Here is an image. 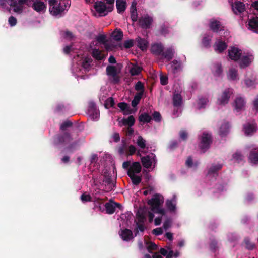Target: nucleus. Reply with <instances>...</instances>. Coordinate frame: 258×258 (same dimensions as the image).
<instances>
[{"label": "nucleus", "instance_id": "obj_1", "mask_svg": "<svg viewBox=\"0 0 258 258\" xmlns=\"http://www.w3.org/2000/svg\"><path fill=\"white\" fill-rule=\"evenodd\" d=\"M164 203L163 197L160 195H155L153 198L148 202V205L151 212L149 213V218L150 222H152L154 215L153 213H157L161 215V217H157L155 219V224L157 226L161 223L162 219L165 216V211L162 208V206Z\"/></svg>", "mask_w": 258, "mask_h": 258}, {"label": "nucleus", "instance_id": "obj_2", "mask_svg": "<svg viewBox=\"0 0 258 258\" xmlns=\"http://www.w3.org/2000/svg\"><path fill=\"white\" fill-rule=\"evenodd\" d=\"M49 12L53 16L61 15V13L70 6V1H67L65 3L61 0H48Z\"/></svg>", "mask_w": 258, "mask_h": 258}, {"label": "nucleus", "instance_id": "obj_3", "mask_svg": "<svg viewBox=\"0 0 258 258\" xmlns=\"http://www.w3.org/2000/svg\"><path fill=\"white\" fill-rule=\"evenodd\" d=\"M94 8L99 16H104L113 10L112 6H106L101 1L95 2Z\"/></svg>", "mask_w": 258, "mask_h": 258}, {"label": "nucleus", "instance_id": "obj_4", "mask_svg": "<svg viewBox=\"0 0 258 258\" xmlns=\"http://www.w3.org/2000/svg\"><path fill=\"white\" fill-rule=\"evenodd\" d=\"M141 160L143 166L146 168H150L152 167H154L156 164V156L153 153L141 157Z\"/></svg>", "mask_w": 258, "mask_h": 258}, {"label": "nucleus", "instance_id": "obj_5", "mask_svg": "<svg viewBox=\"0 0 258 258\" xmlns=\"http://www.w3.org/2000/svg\"><path fill=\"white\" fill-rule=\"evenodd\" d=\"M211 143V135L206 133H203L200 145V149L203 152H204L209 147Z\"/></svg>", "mask_w": 258, "mask_h": 258}, {"label": "nucleus", "instance_id": "obj_6", "mask_svg": "<svg viewBox=\"0 0 258 258\" xmlns=\"http://www.w3.org/2000/svg\"><path fill=\"white\" fill-rule=\"evenodd\" d=\"M88 113L93 120H97L99 118V111L94 103L90 102L89 103Z\"/></svg>", "mask_w": 258, "mask_h": 258}, {"label": "nucleus", "instance_id": "obj_7", "mask_svg": "<svg viewBox=\"0 0 258 258\" xmlns=\"http://www.w3.org/2000/svg\"><path fill=\"white\" fill-rule=\"evenodd\" d=\"M233 94V90L231 89H228L225 90L222 94L221 97L218 99V102L219 104L225 105L229 101L230 96Z\"/></svg>", "mask_w": 258, "mask_h": 258}, {"label": "nucleus", "instance_id": "obj_8", "mask_svg": "<svg viewBox=\"0 0 258 258\" xmlns=\"http://www.w3.org/2000/svg\"><path fill=\"white\" fill-rule=\"evenodd\" d=\"M32 7L38 13H44L46 9V5L41 1L36 0L33 2Z\"/></svg>", "mask_w": 258, "mask_h": 258}, {"label": "nucleus", "instance_id": "obj_9", "mask_svg": "<svg viewBox=\"0 0 258 258\" xmlns=\"http://www.w3.org/2000/svg\"><path fill=\"white\" fill-rule=\"evenodd\" d=\"M242 54L241 50L237 48L231 47L228 50L229 58L234 60H237Z\"/></svg>", "mask_w": 258, "mask_h": 258}, {"label": "nucleus", "instance_id": "obj_10", "mask_svg": "<svg viewBox=\"0 0 258 258\" xmlns=\"http://www.w3.org/2000/svg\"><path fill=\"white\" fill-rule=\"evenodd\" d=\"M245 101L243 98L241 97L236 98L233 103V106L237 111L243 109L245 107Z\"/></svg>", "mask_w": 258, "mask_h": 258}, {"label": "nucleus", "instance_id": "obj_11", "mask_svg": "<svg viewBox=\"0 0 258 258\" xmlns=\"http://www.w3.org/2000/svg\"><path fill=\"white\" fill-rule=\"evenodd\" d=\"M253 59V56L251 54L243 55L240 60V66L241 68L247 67Z\"/></svg>", "mask_w": 258, "mask_h": 258}, {"label": "nucleus", "instance_id": "obj_12", "mask_svg": "<svg viewBox=\"0 0 258 258\" xmlns=\"http://www.w3.org/2000/svg\"><path fill=\"white\" fill-rule=\"evenodd\" d=\"M141 165L138 162H135L132 163L130 166L127 171V174L130 175L131 173L135 174L139 173L141 171Z\"/></svg>", "mask_w": 258, "mask_h": 258}, {"label": "nucleus", "instance_id": "obj_13", "mask_svg": "<svg viewBox=\"0 0 258 258\" xmlns=\"http://www.w3.org/2000/svg\"><path fill=\"white\" fill-rule=\"evenodd\" d=\"M8 3L13 8L16 13H21L23 9V5L17 0H8Z\"/></svg>", "mask_w": 258, "mask_h": 258}, {"label": "nucleus", "instance_id": "obj_14", "mask_svg": "<svg viewBox=\"0 0 258 258\" xmlns=\"http://www.w3.org/2000/svg\"><path fill=\"white\" fill-rule=\"evenodd\" d=\"M227 45L224 41L218 40H217L214 45V48L216 52L221 53L226 49Z\"/></svg>", "mask_w": 258, "mask_h": 258}, {"label": "nucleus", "instance_id": "obj_15", "mask_svg": "<svg viewBox=\"0 0 258 258\" xmlns=\"http://www.w3.org/2000/svg\"><path fill=\"white\" fill-rule=\"evenodd\" d=\"M106 212L108 214H112L114 212L116 208H120L121 206L117 203H108L105 205Z\"/></svg>", "mask_w": 258, "mask_h": 258}, {"label": "nucleus", "instance_id": "obj_16", "mask_svg": "<svg viewBox=\"0 0 258 258\" xmlns=\"http://www.w3.org/2000/svg\"><path fill=\"white\" fill-rule=\"evenodd\" d=\"M152 22V19L148 16L141 17L139 20L140 25L144 28L150 27Z\"/></svg>", "mask_w": 258, "mask_h": 258}, {"label": "nucleus", "instance_id": "obj_17", "mask_svg": "<svg viewBox=\"0 0 258 258\" xmlns=\"http://www.w3.org/2000/svg\"><path fill=\"white\" fill-rule=\"evenodd\" d=\"M232 8L235 14L240 13L245 9L244 4L241 2H235L232 5Z\"/></svg>", "mask_w": 258, "mask_h": 258}, {"label": "nucleus", "instance_id": "obj_18", "mask_svg": "<svg viewBox=\"0 0 258 258\" xmlns=\"http://www.w3.org/2000/svg\"><path fill=\"white\" fill-rule=\"evenodd\" d=\"M135 122V118L132 115L128 116L127 118H122L119 121L120 126H132L134 125Z\"/></svg>", "mask_w": 258, "mask_h": 258}, {"label": "nucleus", "instance_id": "obj_19", "mask_svg": "<svg viewBox=\"0 0 258 258\" xmlns=\"http://www.w3.org/2000/svg\"><path fill=\"white\" fill-rule=\"evenodd\" d=\"M248 29L254 32L258 30V17H255L251 18L248 21Z\"/></svg>", "mask_w": 258, "mask_h": 258}, {"label": "nucleus", "instance_id": "obj_20", "mask_svg": "<svg viewBox=\"0 0 258 258\" xmlns=\"http://www.w3.org/2000/svg\"><path fill=\"white\" fill-rule=\"evenodd\" d=\"M119 235L121 238L125 241H128L133 238L132 231L128 229L121 230Z\"/></svg>", "mask_w": 258, "mask_h": 258}, {"label": "nucleus", "instance_id": "obj_21", "mask_svg": "<svg viewBox=\"0 0 258 258\" xmlns=\"http://www.w3.org/2000/svg\"><path fill=\"white\" fill-rule=\"evenodd\" d=\"M137 144L140 148V150L138 151L137 155L139 156H141L142 149H144L146 146V141L144 140L142 137L139 136L137 140Z\"/></svg>", "mask_w": 258, "mask_h": 258}, {"label": "nucleus", "instance_id": "obj_22", "mask_svg": "<svg viewBox=\"0 0 258 258\" xmlns=\"http://www.w3.org/2000/svg\"><path fill=\"white\" fill-rule=\"evenodd\" d=\"M134 41L133 39H128L125 41L123 44L119 43L115 47L117 49H123V48H130L133 46Z\"/></svg>", "mask_w": 258, "mask_h": 258}, {"label": "nucleus", "instance_id": "obj_23", "mask_svg": "<svg viewBox=\"0 0 258 258\" xmlns=\"http://www.w3.org/2000/svg\"><path fill=\"white\" fill-rule=\"evenodd\" d=\"M136 5H137V2L136 1H134L132 2V5L131 6V17L132 18V20L133 21H136L137 20L138 18V15L136 10Z\"/></svg>", "mask_w": 258, "mask_h": 258}, {"label": "nucleus", "instance_id": "obj_24", "mask_svg": "<svg viewBox=\"0 0 258 258\" xmlns=\"http://www.w3.org/2000/svg\"><path fill=\"white\" fill-rule=\"evenodd\" d=\"M249 159L252 163H258V147L254 148V150L251 152Z\"/></svg>", "mask_w": 258, "mask_h": 258}, {"label": "nucleus", "instance_id": "obj_25", "mask_svg": "<svg viewBox=\"0 0 258 258\" xmlns=\"http://www.w3.org/2000/svg\"><path fill=\"white\" fill-rule=\"evenodd\" d=\"M256 127L255 123L248 124L244 127V133L246 135H251L256 131Z\"/></svg>", "mask_w": 258, "mask_h": 258}, {"label": "nucleus", "instance_id": "obj_26", "mask_svg": "<svg viewBox=\"0 0 258 258\" xmlns=\"http://www.w3.org/2000/svg\"><path fill=\"white\" fill-rule=\"evenodd\" d=\"M116 5L118 13H121L124 11L126 8V3L123 0H116Z\"/></svg>", "mask_w": 258, "mask_h": 258}, {"label": "nucleus", "instance_id": "obj_27", "mask_svg": "<svg viewBox=\"0 0 258 258\" xmlns=\"http://www.w3.org/2000/svg\"><path fill=\"white\" fill-rule=\"evenodd\" d=\"M210 27L214 32H218L219 30L222 29V27L219 22L217 21H211L210 24Z\"/></svg>", "mask_w": 258, "mask_h": 258}, {"label": "nucleus", "instance_id": "obj_28", "mask_svg": "<svg viewBox=\"0 0 258 258\" xmlns=\"http://www.w3.org/2000/svg\"><path fill=\"white\" fill-rule=\"evenodd\" d=\"M92 56L97 60H101L105 57V56L102 54V52L97 49H94L92 52Z\"/></svg>", "mask_w": 258, "mask_h": 258}, {"label": "nucleus", "instance_id": "obj_29", "mask_svg": "<svg viewBox=\"0 0 258 258\" xmlns=\"http://www.w3.org/2000/svg\"><path fill=\"white\" fill-rule=\"evenodd\" d=\"M123 37L122 32L119 30H115L112 33V39L116 41H120Z\"/></svg>", "mask_w": 258, "mask_h": 258}, {"label": "nucleus", "instance_id": "obj_30", "mask_svg": "<svg viewBox=\"0 0 258 258\" xmlns=\"http://www.w3.org/2000/svg\"><path fill=\"white\" fill-rule=\"evenodd\" d=\"M139 120L143 123H148L152 120V117L148 114L144 113L140 115Z\"/></svg>", "mask_w": 258, "mask_h": 258}, {"label": "nucleus", "instance_id": "obj_31", "mask_svg": "<svg viewBox=\"0 0 258 258\" xmlns=\"http://www.w3.org/2000/svg\"><path fill=\"white\" fill-rule=\"evenodd\" d=\"M138 46L143 50L147 49L148 46V42L145 39H141L139 37L137 39Z\"/></svg>", "mask_w": 258, "mask_h": 258}, {"label": "nucleus", "instance_id": "obj_32", "mask_svg": "<svg viewBox=\"0 0 258 258\" xmlns=\"http://www.w3.org/2000/svg\"><path fill=\"white\" fill-rule=\"evenodd\" d=\"M229 79L234 80L237 79L238 75L237 71L234 68H231L229 70L227 75Z\"/></svg>", "mask_w": 258, "mask_h": 258}, {"label": "nucleus", "instance_id": "obj_33", "mask_svg": "<svg viewBox=\"0 0 258 258\" xmlns=\"http://www.w3.org/2000/svg\"><path fill=\"white\" fill-rule=\"evenodd\" d=\"M143 96V92H139L135 95L134 99L132 101V106L134 107H136L139 103Z\"/></svg>", "mask_w": 258, "mask_h": 258}, {"label": "nucleus", "instance_id": "obj_34", "mask_svg": "<svg viewBox=\"0 0 258 258\" xmlns=\"http://www.w3.org/2000/svg\"><path fill=\"white\" fill-rule=\"evenodd\" d=\"M106 72L108 76H111L114 77L117 74V70L116 67L109 66L106 68Z\"/></svg>", "mask_w": 258, "mask_h": 258}, {"label": "nucleus", "instance_id": "obj_35", "mask_svg": "<svg viewBox=\"0 0 258 258\" xmlns=\"http://www.w3.org/2000/svg\"><path fill=\"white\" fill-rule=\"evenodd\" d=\"M118 107L123 112L124 114L130 113L129 108L126 103L123 102L119 103Z\"/></svg>", "mask_w": 258, "mask_h": 258}, {"label": "nucleus", "instance_id": "obj_36", "mask_svg": "<svg viewBox=\"0 0 258 258\" xmlns=\"http://www.w3.org/2000/svg\"><path fill=\"white\" fill-rule=\"evenodd\" d=\"M141 71V68L137 65H132L130 69V73L132 76L138 75Z\"/></svg>", "mask_w": 258, "mask_h": 258}, {"label": "nucleus", "instance_id": "obj_37", "mask_svg": "<svg viewBox=\"0 0 258 258\" xmlns=\"http://www.w3.org/2000/svg\"><path fill=\"white\" fill-rule=\"evenodd\" d=\"M152 51L156 54L160 53L163 50V47L161 44H155L152 46Z\"/></svg>", "mask_w": 258, "mask_h": 258}, {"label": "nucleus", "instance_id": "obj_38", "mask_svg": "<svg viewBox=\"0 0 258 258\" xmlns=\"http://www.w3.org/2000/svg\"><path fill=\"white\" fill-rule=\"evenodd\" d=\"M131 179H132V181L133 182V183L135 185L139 184L141 181V178L139 176H138L134 173H131V174L128 175Z\"/></svg>", "mask_w": 258, "mask_h": 258}, {"label": "nucleus", "instance_id": "obj_39", "mask_svg": "<svg viewBox=\"0 0 258 258\" xmlns=\"http://www.w3.org/2000/svg\"><path fill=\"white\" fill-rule=\"evenodd\" d=\"M173 104L175 106H178L181 104L182 98L180 94H177L173 96Z\"/></svg>", "mask_w": 258, "mask_h": 258}, {"label": "nucleus", "instance_id": "obj_40", "mask_svg": "<svg viewBox=\"0 0 258 258\" xmlns=\"http://www.w3.org/2000/svg\"><path fill=\"white\" fill-rule=\"evenodd\" d=\"M145 244L148 250L150 252L152 250H156L157 249V245L152 242H147L145 241Z\"/></svg>", "mask_w": 258, "mask_h": 258}, {"label": "nucleus", "instance_id": "obj_41", "mask_svg": "<svg viewBox=\"0 0 258 258\" xmlns=\"http://www.w3.org/2000/svg\"><path fill=\"white\" fill-rule=\"evenodd\" d=\"M96 40L98 42L103 44L105 45V48L107 50L111 49V48H110L107 46V42L105 40V37L104 36L99 35L97 37Z\"/></svg>", "mask_w": 258, "mask_h": 258}, {"label": "nucleus", "instance_id": "obj_42", "mask_svg": "<svg viewBox=\"0 0 258 258\" xmlns=\"http://www.w3.org/2000/svg\"><path fill=\"white\" fill-rule=\"evenodd\" d=\"M174 53V52L173 49L172 48H169L166 51L164 54V56L168 60H170L173 58Z\"/></svg>", "mask_w": 258, "mask_h": 258}, {"label": "nucleus", "instance_id": "obj_43", "mask_svg": "<svg viewBox=\"0 0 258 258\" xmlns=\"http://www.w3.org/2000/svg\"><path fill=\"white\" fill-rule=\"evenodd\" d=\"M180 67V62L177 61H173L171 64V67L174 73L179 69Z\"/></svg>", "mask_w": 258, "mask_h": 258}, {"label": "nucleus", "instance_id": "obj_44", "mask_svg": "<svg viewBox=\"0 0 258 258\" xmlns=\"http://www.w3.org/2000/svg\"><path fill=\"white\" fill-rule=\"evenodd\" d=\"M114 104V100L112 98L110 97L106 99L105 102V106L106 108H108L113 106Z\"/></svg>", "mask_w": 258, "mask_h": 258}, {"label": "nucleus", "instance_id": "obj_45", "mask_svg": "<svg viewBox=\"0 0 258 258\" xmlns=\"http://www.w3.org/2000/svg\"><path fill=\"white\" fill-rule=\"evenodd\" d=\"M172 225V221L170 219H167L166 221L164 222L163 227L165 230H167L170 227H171Z\"/></svg>", "mask_w": 258, "mask_h": 258}, {"label": "nucleus", "instance_id": "obj_46", "mask_svg": "<svg viewBox=\"0 0 258 258\" xmlns=\"http://www.w3.org/2000/svg\"><path fill=\"white\" fill-rule=\"evenodd\" d=\"M167 208L171 211H174L175 209V202L172 201H167Z\"/></svg>", "mask_w": 258, "mask_h": 258}, {"label": "nucleus", "instance_id": "obj_47", "mask_svg": "<svg viewBox=\"0 0 258 258\" xmlns=\"http://www.w3.org/2000/svg\"><path fill=\"white\" fill-rule=\"evenodd\" d=\"M229 125L228 123L224 124L220 128V134L221 135H224L226 133L228 132Z\"/></svg>", "mask_w": 258, "mask_h": 258}, {"label": "nucleus", "instance_id": "obj_48", "mask_svg": "<svg viewBox=\"0 0 258 258\" xmlns=\"http://www.w3.org/2000/svg\"><path fill=\"white\" fill-rule=\"evenodd\" d=\"M208 102V101L207 100V99H199L198 102V108L200 109L204 107V105H206Z\"/></svg>", "mask_w": 258, "mask_h": 258}, {"label": "nucleus", "instance_id": "obj_49", "mask_svg": "<svg viewBox=\"0 0 258 258\" xmlns=\"http://www.w3.org/2000/svg\"><path fill=\"white\" fill-rule=\"evenodd\" d=\"M81 199L83 202H88L91 201V198L90 195L83 194L81 197Z\"/></svg>", "mask_w": 258, "mask_h": 258}, {"label": "nucleus", "instance_id": "obj_50", "mask_svg": "<svg viewBox=\"0 0 258 258\" xmlns=\"http://www.w3.org/2000/svg\"><path fill=\"white\" fill-rule=\"evenodd\" d=\"M136 150H137V149H136V147L134 145H131L129 146V147H128V154L130 155H132L135 153Z\"/></svg>", "mask_w": 258, "mask_h": 258}, {"label": "nucleus", "instance_id": "obj_51", "mask_svg": "<svg viewBox=\"0 0 258 258\" xmlns=\"http://www.w3.org/2000/svg\"><path fill=\"white\" fill-rule=\"evenodd\" d=\"M163 233L162 228H157L153 230V233L156 236L161 235Z\"/></svg>", "mask_w": 258, "mask_h": 258}, {"label": "nucleus", "instance_id": "obj_52", "mask_svg": "<svg viewBox=\"0 0 258 258\" xmlns=\"http://www.w3.org/2000/svg\"><path fill=\"white\" fill-rule=\"evenodd\" d=\"M160 82L162 85H165L168 83V78L164 75L160 76Z\"/></svg>", "mask_w": 258, "mask_h": 258}, {"label": "nucleus", "instance_id": "obj_53", "mask_svg": "<svg viewBox=\"0 0 258 258\" xmlns=\"http://www.w3.org/2000/svg\"><path fill=\"white\" fill-rule=\"evenodd\" d=\"M153 119L156 121H160L161 119L160 114L158 112H155L153 115Z\"/></svg>", "mask_w": 258, "mask_h": 258}, {"label": "nucleus", "instance_id": "obj_54", "mask_svg": "<svg viewBox=\"0 0 258 258\" xmlns=\"http://www.w3.org/2000/svg\"><path fill=\"white\" fill-rule=\"evenodd\" d=\"M9 23L11 26H14L16 24L17 20L14 17L11 16L9 19Z\"/></svg>", "mask_w": 258, "mask_h": 258}, {"label": "nucleus", "instance_id": "obj_55", "mask_svg": "<svg viewBox=\"0 0 258 258\" xmlns=\"http://www.w3.org/2000/svg\"><path fill=\"white\" fill-rule=\"evenodd\" d=\"M135 89L136 90L139 91V90H142V92H143V85L142 83L141 82H138L135 86Z\"/></svg>", "mask_w": 258, "mask_h": 258}, {"label": "nucleus", "instance_id": "obj_56", "mask_svg": "<svg viewBox=\"0 0 258 258\" xmlns=\"http://www.w3.org/2000/svg\"><path fill=\"white\" fill-rule=\"evenodd\" d=\"M63 37L66 39H71L73 38V36L71 32L66 31L64 33Z\"/></svg>", "mask_w": 258, "mask_h": 258}, {"label": "nucleus", "instance_id": "obj_57", "mask_svg": "<svg viewBox=\"0 0 258 258\" xmlns=\"http://www.w3.org/2000/svg\"><path fill=\"white\" fill-rule=\"evenodd\" d=\"M210 39H208L207 38L205 37L203 40L202 43L204 46L207 47L210 44Z\"/></svg>", "mask_w": 258, "mask_h": 258}, {"label": "nucleus", "instance_id": "obj_58", "mask_svg": "<svg viewBox=\"0 0 258 258\" xmlns=\"http://www.w3.org/2000/svg\"><path fill=\"white\" fill-rule=\"evenodd\" d=\"M112 139L114 142H118L120 139V137L118 133H115L112 135Z\"/></svg>", "mask_w": 258, "mask_h": 258}, {"label": "nucleus", "instance_id": "obj_59", "mask_svg": "<svg viewBox=\"0 0 258 258\" xmlns=\"http://www.w3.org/2000/svg\"><path fill=\"white\" fill-rule=\"evenodd\" d=\"M215 74L217 75H219L222 72L221 66L219 64H217L215 66Z\"/></svg>", "mask_w": 258, "mask_h": 258}, {"label": "nucleus", "instance_id": "obj_60", "mask_svg": "<svg viewBox=\"0 0 258 258\" xmlns=\"http://www.w3.org/2000/svg\"><path fill=\"white\" fill-rule=\"evenodd\" d=\"M71 123L69 121H66L61 124L60 128L62 130H64L66 127L71 125Z\"/></svg>", "mask_w": 258, "mask_h": 258}, {"label": "nucleus", "instance_id": "obj_61", "mask_svg": "<svg viewBox=\"0 0 258 258\" xmlns=\"http://www.w3.org/2000/svg\"><path fill=\"white\" fill-rule=\"evenodd\" d=\"M131 166V163L130 161L124 162L122 164V167L124 169H128V167Z\"/></svg>", "mask_w": 258, "mask_h": 258}, {"label": "nucleus", "instance_id": "obj_62", "mask_svg": "<svg viewBox=\"0 0 258 258\" xmlns=\"http://www.w3.org/2000/svg\"><path fill=\"white\" fill-rule=\"evenodd\" d=\"M253 109L256 111L258 110V97L253 101Z\"/></svg>", "mask_w": 258, "mask_h": 258}, {"label": "nucleus", "instance_id": "obj_63", "mask_svg": "<svg viewBox=\"0 0 258 258\" xmlns=\"http://www.w3.org/2000/svg\"><path fill=\"white\" fill-rule=\"evenodd\" d=\"M180 138L183 140L185 139L187 137V134L185 131H181L180 133Z\"/></svg>", "mask_w": 258, "mask_h": 258}, {"label": "nucleus", "instance_id": "obj_64", "mask_svg": "<svg viewBox=\"0 0 258 258\" xmlns=\"http://www.w3.org/2000/svg\"><path fill=\"white\" fill-rule=\"evenodd\" d=\"M186 164L188 167H191L192 165V160L191 158L189 157L186 162Z\"/></svg>", "mask_w": 258, "mask_h": 258}]
</instances>
